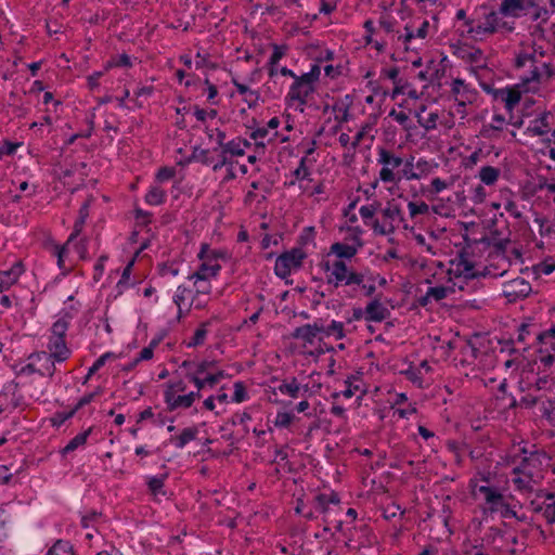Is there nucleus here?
I'll list each match as a JSON object with an SVG mask.
<instances>
[{
  "mask_svg": "<svg viewBox=\"0 0 555 555\" xmlns=\"http://www.w3.org/2000/svg\"><path fill=\"white\" fill-rule=\"evenodd\" d=\"M92 431V428H88L87 430L76 435L73 439H70L68 441V443L63 448L62 450V453L63 454H67V453H70L73 451H75L76 449H78L79 447H82L83 444H86L87 442V439L88 437L90 436Z\"/></svg>",
  "mask_w": 555,
  "mask_h": 555,
  "instance_id": "nucleus-32",
  "label": "nucleus"
},
{
  "mask_svg": "<svg viewBox=\"0 0 555 555\" xmlns=\"http://www.w3.org/2000/svg\"><path fill=\"white\" fill-rule=\"evenodd\" d=\"M247 398L246 389L241 382H236L234 384V393H233V401L240 403L245 401Z\"/></svg>",
  "mask_w": 555,
  "mask_h": 555,
  "instance_id": "nucleus-57",
  "label": "nucleus"
},
{
  "mask_svg": "<svg viewBox=\"0 0 555 555\" xmlns=\"http://www.w3.org/2000/svg\"><path fill=\"white\" fill-rule=\"evenodd\" d=\"M307 158L302 157L299 162V166L295 169L294 176L297 180H302L309 176V169L306 166Z\"/></svg>",
  "mask_w": 555,
  "mask_h": 555,
  "instance_id": "nucleus-60",
  "label": "nucleus"
},
{
  "mask_svg": "<svg viewBox=\"0 0 555 555\" xmlns=\"http://www.w3.org/2000/svg\"><path fill=\"white\" fill-rule=\"evenodd\" d=\"M496 513H500L501 517L505 519L518 517V512L515 509V506L506 503L505 498L503 499L502 506L499 507Z\"/></svg>",
  "mask_w": 555,
  "mask_h": 555,
  "instance_id": "nucleus-50",
  "label": "nucleus"
},
{
  "mask_svg": "<svg viewBox=\"0 0 555 555\" xmlns=\"http://www.w3.org/2000/svg\"><path fill=\"white\" fill-rule=\"evenodd\" d=\"M326 283L335 288L340 286H359L364 296L371 297L375 291V278L366 272H358L343 259H326L321 263Z\"/></svg>",
  "mask_w": 555,
  "mask_h": 555,
  "instance_id": "nucleus-1",
  "label": "nucleus"
},
{
  "mask_svg": "<svg viewBox=\"0 0 555 555\" xmlns=\"http://www.w3.org/2000/svg\"><path fill=\"white\" fill-rule=\"evenodd\" d=\"M294 420V415L287 412H279L276 414L274 425L280 428L288 427Z\"/></svg>",
  "mask_w": 555,
  "mask_h": 555,
  "instance_id": "nucleus-51",
  "label": "nucleus"
},
{
  "mask_svg": "<svg viewBox=\"0 0 555 555\" xmlns=\"http://www.w3.org/2000/svg\"><path fill=\"white\" fill-rule=\"evenodd\" d=\"M276 389L282 395H286V396H288V397H291L293 399H296V398L299 397V393H300V390H301V386L299 385L297 379L295 377H293L289 380H283L278 386Z\"/></svg>",
  "mask_w": 555,
  "mask_h": 555,
  "instance_id": "nucleus-31",
  "label": "nucleus"
},
{
  "mask_svg": "<svg viewBox=\"0 0 555 555\" xmlns=\"http://www.w3.org/2000/svg\"><path fill=\"white\" fill-rule=\"evenodd\" d=\"M406 378L412 382L417 387L422 388L424 384V376L421 372V369H417L416 366L410 365L409 369L402 372Z\"/></svg>",
  "mask_w": 555,
  "mask_h": 555,
  "instance_id": "nucleus-42",
  "label": "nucleus"
},
{
  "mask_svg": "<svg viewBox=\"0 0 555 555\" xmlns=\"http://www.w3.org/2000/svg\"><path fill=\"white\" fill-rule=\"evenodd\" d=\"M409 214L412 218L418 216V215H426L429 211V206L425 202H410L408 204Z\"/></svg>",
  "mask_w": 555,
  "mask_h": 555,
  "instance_id": "nucleus-48",
  "label": "nucleus"
},
{
  "mask_svg": "<svg viewBox=\"0 0 555 555\" xmlns=\"http://www.w3.org/2000/svg\"><path fill=\"white\" fill-rule=\"evenodd\" d=\"M80 220L76 223L75 225V232L69 236L68 241H67V244H69V242L80 232L81 230V225L83 224L85 222V219L87 218L88 216V204L85 203L81 208H80Z\"/></svg>",
  "mask_w": 555,
  "mask_h": 555,
  "instance_id": "nucleus-55",
  "label": "nucleus"
},
{
  "mask_svg": "<svg viewBox=\"0 0 555 555\" xmlns=\"http://www.w3.org/2000/svg\"><path fill=\"white\" fill-rule=\"evenodd\" d=\"M332 109L335 113V120L339 125L347 122L349 120V118H350L349 105L340 102V103L334 104Z\"/></svg>",
  "mask_w": 555,
  "mask_h": 555,
  "instance_id": "nucleus-40",
  "label": "nucleus"
},
{
  "mask_svg": "<svg viewBox=\"0 0 555 555\" xmlns=\"http://www.w3.org/2000/svg\"><path fill=\"white\" fill-rule=\"evenodd\" d=\"M531 284L524 278H516L503 284L502 295L508 302L525 299L531 293Z\"/></svg>",
  "mask_w": 555,
  "mask_h": 555,
  "instance_id": "nucleus-11",
  "label": "nucleus"
},
{
  "mask_svg": "<svg viewBox=\"0 0 555 555\" xmlns=\"http://www.w3.org/2000/svg\"><path fill=\"white\" fill-rule=\"evenodd\" d=\"M35 360L37 361V373L41 376L52 377L56 370L55 358L46 351L35 353Z\"/></svg>",
  "mask_w": 555,
  "mask_h": 555,
  "instance_id": "nucleus-17",
  "label": "nucleus"
},
{
  "mask_svg": "<svg viewBox=\"0 0 555 555\" xmlns=\"http://www.w3.org/2000/svg\"><path fill=\"white\" fill-rule=\"evenodd\" d=\"M233 85L235 86L236 91L241 95H246V96H250V98L257 99L256 92L250 90L246 85L241 83V82H238L236 80H233Z\"/></svg>",
  "mask_w": 555,
  "mask_h": 555,
  "instance_id": "nucleus-64",
  "label": "nucleus"
},
{
  "mask_svg": "<svg viewBox=\"0 0 555 555\" xmlns=\"http://www.w3.org/2000/svg\"><path fill=\"white\" fill-rule=\"evenodd\" d=\"M269 135V130L266 127L257 128L250 134V138L256 141L257 149L263 150L266 147V138Z\"/></svg>",
  "mask_w": 555,
  "mask_h": 555,
  "instance_id": "nucleus-46",
  "label": "nucleus"
},
{
  "mask_svg": "<svg viewBox=\"0 0 555 555\" xmlns=\"http://www.w3.org/2000/svg\"><path fill=\"white\" fill-rule=\"evenodd\" d=\"M207 336V330L205 327V324H203L201 327H198L193 337L189 340L188 346L189 347H196L199 345H203Z\"/></svg>",
  "mask_w": 555,
  "mask_h": 555,
  "instance_id": "nucleus-49",
  "label": "nucleus"
},
{
  "mask_svg": "<svg viewBox=\"0 0 555 555\" xmlns=\"http://www.w3.org/2000/svg\"><path fill=\"white\" fill-rule=\"evenodd\" d=\"M305 257L306 254L300 248H293L280 255L274 264L275 274L281 279L287 278L293 271L301 267Z\"/></svg>",
  "mask_w": 555,
  "mask_h": 555,
  "instance_id": "nucleus-7",
  "label": "nucleus"
},
{
  "mask_svg": "<svg viewBox=\"0 0 555 555\" xmlns=\"http://www.w3.org/2000/svg\"><path fill=\"white\" fill-rule=\"evenodd\" d=\"M293 337L296 339H301L307 344H312L317 335L313 333L310 324H305L302 326L295 328V331L293 332Z\"/></svg>",
  "mask_w": 555,
  "mask_h": 555,
  "instance_id": "nucleus-35",
  "label": "nucleus"
},
{
  "mask_svg": "<svg viewBox=\"0 0 555 555\" xmlns=\"http://www.w3.org/2000/svg\"><path fill=\"white\" fill-rule=\"evenodd\" d=\"M241 139L231 140L229 142H224L221 150L223 154H228L231 156H243L244 151L241 149Z\"/></svg>",
  "mask_w": 555,
  "mask_h": 555,
  "instance_id": "nucleus-43",
  "label": "nucleus"
},
{
  "mask_svg": "<svg viewBox=\"0 0 555 555\" xmlns=\"http://www.w3.org/2000/svg\"><path fill=\"white\" fill-rule=\"evenodd\" d=\"M534 513L542 514L548 524L555 522V494L540 491L537 498L530 502Z\"/></svg>",
  "mask_w": 555,
  "mask_h": 555,
  "instance_id": "nucleus-10",
  "label": "nucleus"
},
{
  "mask_svg": "<svg viewBox=\"0 0 555 555\" xmlns=\"http://www.w3.org/2000/svg\"><path fill=\"white\" fill-rule=\"evenodd\" d=\"M199 397L201 393L198 391H191L186 395H176L172 391L164 392L165 402L170 411L177 410L179 408H190Z\"/></svg>",
  "mask_w": 555,
  "mask_h": 555,
  "instance_id": "nucleus-13",
  "label": "nucleus"
},
{
  "mask_svg": "<svg viewBox=\"0 0 555 555\" xmlns=\"http://www.w3.org/2000/svg\"><path fill=\"white\" fill-rule=\"evenodd\" d=\"M429 26L428 21H423L421 26L414 31L411 26L406 25L404 27V35L400 36L399 39H402L405 44H409L414 38L425 39L428 35Z\"/></svg>",
  "mask_w": 555,
  "mask_h": 555,
  "instance_id": "nucleus-27",
  "label": "nucleus"
},
{
  "mask_svg": "<svg viewBox=\"0 0 555 555\" xmlns=\"http://www.w3.org/2000/svg\"><path fill=\"white\" fill-rule=\"evenodd\" d=\"M516 64L518 67L529 66L530 72L520 77L519 83L507 90L505 104L509 109L519 103L521 93L537 92L540 85L548 80L553 75V72L546 63H542L541 66H538L534 63L533 56L529 54L517 56Z\"/></svg>",
  "mask_w": 555,
  "mask_h": 555,
  "instance_id": "nucleus-2",
  "label": "nucleus"
},
{
  "mask_svg": "<svg viewBox=\"0 0 555 555\" xmlns=\"http://www.w3.org/2000/svg\"><path fill=\"white\" fill-rule=\"evenodd\" d=\"M166 192L158 186H152L145 195V201L150 205H160L164 203Z\"/></svg>",
  "mask_w": 555,
  "mask_h": 555,
  "instance_id": "nucleus-38",
  "label": "nucleus"
},
{
  "mask_svg": "<svg viewBox=\"0 0 555 555\" xmlns=\"http://www.w3.org/2000/svg\"><path fill=\"white\" fill-rule=\"evenodd\" d=\"M520 451L524 456L515 467L525 470L527 474L537 476V480L541 482L543 479V468L548 466L550 456L542 450L529 451L522 448Z\"/></svg>",
  "mask_w": 555,
  "mask_h": 555,
  "instance_id": "nucleus-5",
  "label": "nucleus"
},
{
  "mask_svg": "<svg viewBox=\"0 0 555 555\" xmlns=\"http://www.w3.org/2000/svg\"><path fill=\"white\" fill-rule=\"evenodd\" d=\"M498 13L481 5L475 10L469 20H466L467 34L475 39L492 35L498 29Z\"/></svg>",
  "mask_w": 555,
  "mask_h": 555,
  "instance_id": "nucleus-3",
  "label": "nucleus"
},
{
  "mask_svg": "<svg viewBox=\"0 0 555 555\" xmlns=\"http://www.w3.org/2000/svg\"><path fill=\"white\" fill-rule=\"evenodd\" d=\"M164 479H165V477H151L149 479V482H147L149 489L151 490L153 495H155V496L165 495Z\"/></svg>",
  "mask_w": 555,
  "mask_h": 555,
  "instance_id": "nucleus-47",
  "label": "nucleus"
},
{
  "mask_svg": "<svg viewBox=\"0 0 555 555\" xmlns=\"http://www.w3.org/2000/svg\"><path fill=\"white\" fill-rule=\"evenodd\" d=\"M552 118L553 116L551 113H542L529 122V126L527 127V133L539 137L547 135L551 133V135L555 138V130L552 129L551 124Z\"/></svg>",
  "mask_w": 555,
  "mask_h": 555,
  "instance_id": "nucleus-14",
  "label": "nucleus"
},
{
  "mask_svg": "<svg viewBox=\"0 0 555 555\" xmlns=\"http://www.w3.org/2000/svg\"><path fill=\"white\" fill-rule=\"evenodd\" d=\"M221 270V266L217 260H208L201 263L197 270L189 275V280L193 278H202L204 280H211L216 278Z\"/></svg>",
  "mask_w": 555,
  "mask_h": 555,
  "instance_id": "nucleus-21",
  "label": "nucleus"
},
{
  "mask_svg": "<svg viewBox=\"0 0 555 555\" xmlns=\"http://www.w3.org/2000/svg\"><path fill=\"white\" fill-rule=\"evenodd\" d=\"M326 336H334L336 339H343L345 337L344 324L341 322L333 320L328 326H326Z\"/></svg>",
  "mask_w": 555,
  "mask_h": 555,
  "instance_id": "nucleus-45",
  "label": "nucleus"
},
{
  "mask_svg": "<svg viewBox=\"0 0 555 555\" xmlns=\"http://www.w3.org/2000/svg\"><path fill=\"white\" fill-rule=\"evenodd\" d=\"M470 101L469 96L466 98H455V113L460 115L462 118L466 116V102Z\"/></svg>",
  "mask_w": 555,
  "mask_h": 555,
  "instance_id": "nucleus-62",
  "label": "nucleus"
},
{
  "mask_svg": "<svg viewBox=\"0 0 555 555\" xmlns=\"http://www.w3.org/2000/svg\"><path fill=\"white\" fill-rule=\"evenodd\" d=\"M377 204L363 205L359 209V214L363 220V223L371 228L375 233V222H378V219L375 218V214L377 211Z\"/></svg>",
  "mask_w": 555,
  "mask_h": 555,
  "instance_id": "nucleus-28",
  "label": "nucleus"
},
{
  "mask_svg": "<svg viewBox=\"0 0 555 555\" xmlns=\"http://www.w3.org/2000/svg\"><path fill=\"white\" fill-rule=\"evenodd\" d=\"M386 76L390 80H392V82L396 85L395 93H401L402 90H401V86H400V80H398V76H399L398 67H392V68L388 69L386 73Z\"/></svg>",
  "mask_w": 555,
  "mask_h": 555,
  "instance_id": "nucleus-63",
  "label": "nucleus"
},
{
  "mask_svg": "<svg viewBox=\"0 0 555 555\" xmlns=\"http://www.w3.org/2000/svg\"><path fill=\"white\" fill-rule=\"evenodd\" d=\"M512 474V481L516 490L520 491L521 493L533 492L535 486L540 483V481L537 480V476H532V474H527L525 470H521L520 468L514 467Z\"/></svg>",
  "mask_w": 555,
  "mask_h": 555,
  "instance_id": "nucleus-15",
  "label": "nucleus"
},
{
  "mask_svg": "<svg viewBox=\"0 0 555 555\" xmlns=\"http://www.w3.org/2000/svg\"><path fill=\"white\" fill-rule=\"evenodd\" d=\"M24 271L25 269L22 261H15L10 269L0 270V293L14 285Z\"/></svg>",
  "mask_w": 555,
  "mask_h": 555,
  "instance_id": "nucleus-16",
  "label": "nucleus"
},
{
  "mask_svg": "<svg viewBox=\"0 0 555 555\" xmlns=\"http://www.w3.org/2000/svg\"><path fill=\"white\" fill-rule=\"evenodd\" d=\"M198 434V429L196 427H188L184 428L179 436L176 438H171L170 441L175 444L176 448L182 449L189 442L193 441Z\"/></svg>",
  "mask_w": 555,
  "mask_h": 555,
  "instance_id": "nucleus-30",
  "label": "nucleus"
},
{
  "mask_svg": "<svg viewBox=\"0 0 555 555\" xmlns=\"http://www.w3.org/2000/svg\"><path fill=\"white\" fill-rule=\"evenodd\" d=\"M472 494L476 500H482L491 513L498 512L504 499V495L496 488L487 485H474Z\"/></svg>",
  "mask_w": 555,
  "mask_h": 555,
  "instance_id": "nucleus-9",
  "label": "nucleus"
},
{
  "mask_svg": "<svg viewBox=\"0 0 555 555\" xmlns=\"http://www.w3.org/2000/svg\"><path fill=\"white\" fill-rule=\"evenodd\" d=\"M387 314V308L377 299L372 300L365 307V319L367 321L380 322L386 319Z\"/></svg>",
  "mask_w": 555,
  "mask_h": 555,
  "instance_id": "nucleus-26",
  "label": "nucleus"
},
{
  "mask_svg": "<svg viewBox=\"0 0 555 555\" xmlns=\"http://www.w3.org/2000/svg\"><path fill=\"white\" fill-rule=\"evenodd\" d=\"M319 508L325 513L327 511V505L330 503L337 504L339 500L336 498V495H326V494H320L317 496Z\"/></svg>",
  "mask_w": 555,
  "mask_h": 555,
  "instance_id": "nucleus-54",
  "label": "nucleus"
},
{
  "mask_svg": "<svg viewBox=\"0 0 555 555\" xmlns=\"http://www.w3.org/2000/svg\"><path fill=\"white\" fill-rule=\"evenodd\" d=\"M426 111V106L422 105L420 109L416 112L415 117L417 118V122L425 129L431 130L437 126V120L439 118L437 112H430L427 117H423V113Z\"/></svg>",
  "mask_w": 555,
  "mask_h": 555,
  "instance_id": "nucleus-29",
  "label": "nucleus"
},
{
  "mask_svg": "<svg viewBox=\"0 0 555 555\" xmlns=\"http://www.w3.org/2000/svg\"><path fill=\"white\" fill-rule=\"evenodd\" d=\"M456 271L465 278H476L478 275L474 270V264L463 257H461L456 263Z\"/></svg>",
  "mask_w": 555,
  "mask_h": 555,
  "instance_id": "nucleus-41",
  "label": "nucleus"
},
{
  "mask_svg": "<svg viewBox=\"0 0 555 555\" xmlns=\"http://www.w3.org/2000/svg\"><path fill=\"white\" fill-rule=\"evenodd\" d=\"M504 209L515 219H520L522 217V211L518 208V205L512 199H507L504 203Z\"/></svg>",
  "mask_w": 555,
  "mask_h": 555,
  "instance_id": "nucleus-58",
  "label": "nucleus"
},
{
  "mask_svg": "<svg viewBox=\"0 0 555 555\" xmlns=\"http://www.w3.org/2000/svg\"><path fill=\"white\" fill-rule=\"evenodd\" d=\"M193 292L195 294V298L198 299V297L202 296H208L211 292V280H204L202 278H193Z\"/></svg>",
  "mask_w": 555,
  "mask_h": 555,
  "instance_id": "nucleus-34",
  "label": "nucleus"
},
{
  "mask_svg": "<svg viewBox=\"0 0 555 555\" xmlns=\"http://www.w3.org/2000/svg\"><path fill=\"white\" fill-rule=\"evenodd\" d=\"M69 322L66 318H60L51 327V338H65Z\"/></svg>",
  "mask_w": 555,
  "mask_h": 555,
  "instance_id": "nucleus-37",
  "label": "nucleus"
},
{
  "mask_svg": "<svg viewBox=\"0 0 555 555\" xmlns=\"http://www.w3.org/2000/svg\"><path fill=\"white\" fill-rule=\"evenodd\" d=\"M358 253V247L345 243L336 242L331 245L328 257L336 256L335 259H343V261L352 259Z\"/></svg>",
  "mask_w": 555,
  "mask_h": 555,
  "instance_id": "nucleus-25",
  "label": "nucleus"
},
{
  "mask_svg": "<svg viewBox=\"0 0 555 555\" xmlns=\"http://www.w3.org/2000/svg\"><path fill=\"white\" fill-rule=\"evenodd\" d=\"M49 352L51 353L55 360L61 363L68 359L70 356V350L66 346L65 338H49L48 344Z\"/></svg>",
  "mask_w": 555,
  "mask_h": 555,
  "instance_id": "nucleus-20",
  "label": "nucleus"
},
{
  "mask_svg": "<svg viewBox=\"0 0 555 555\" xmlns=\"http://www.w3.org/2000/svg\"><path fill=\"white\" fill-rule=\"evenodd\" d=\"M454 289L450 286L438 285L429 287L424 296L418 299L421 306L426 307L433 300L440 301L452 294Z\"/></svg>",
  "mask_w": 555,
  "mask_h": 555,
  "instance_id": "nucleus-19",
  "label": "nucleus"
},
{
  "mask_svg": "<svg viewBox=\"0 0 555 555\" xmlns=\"http://www.w3.org/2000/svg\"><path fill=\"white\" fill-rule=\"evenodd\" d=\"M284 55H285V48L274 44L273 52L269 59L268 65H278V63Z\"/></svg>",
  "mask_w": 555,
  "mask_h": 555,
  "instance_id": "nucleus-59",
  "label": "nucleus"
},
{
  "mask_svg": "<svg viewBox=\"0 0 555 555\" xmlns=\"http://www.w3.org/2000/svg\"><path fill=\"white\" fill-rule=\"evenodd\" d=\"M383 222L378 220L375 222L376 235L393 234L399 223L404 222L402 210L393 201L387 202L386 206L382 209Z\"/></svg>",
  "mask_w": 555,
  "mask_h": 555,
  "instance_id": "nucleus-6",
  "label": "nucleus"
},
{
  "mask_svg": "<svg viewBox=\"0 0 555 555\" xmlns=\"http://www.w3.org/2000/svg\"><path fill=\"white\" fill-rule=\"evenodd\" d=\"M194 292L192 288H189L184 285H179L177 287V291L173 295V302L178 308L179 317L181 315L183 308H185L186 311L190 310V304Z\"/></svg>",
  "mask_w": 555,
  "mask_h": 555,
  "instance_id": "nucleus-24",
  "label": "nucleus"
},
{
  "mask_svg": "<svg viewBox=\"0 0 555 555\" xmlns=\"http://www.w3.org/2000/svg\"><path fill=\"white\" fill-rule=\"evenodd\" d=\"M413 157L404 163V168L402 169V177L405 180H420L424 177H427L433 172L435 168L438 167L437 164H433L426 159L420 158L415 164V170H408V167H413Z\"/></svg>",
  "mask_w": 555,
  "mask_h": 555,
  "instance_id": "nucleus-12",
  "label": "nucleus"
},
{
  "mask_svg": "<svg viewBox=\"0 0 555 555\" xmlns=\"http://www.w3.org/2000/svg\"><path fill=\"white\" fill-rule=\"evenodd\" d=\"M451 91L455 95V98H466L467 94L470 93L467 85H465L464 80L456 78L452 81Z\"/></svg>",
  "mask_w": 555,
  "mask_h": 555,
  "instance_id": "nucleus-44",
  "label": "nucleus"
},
{
  "mask_svg": "<svg viewBox=\"0 0 555 555\" xmlns=\"http://www.w3.org/2000/svg\"><path fill=\"white\" fill-rule=\"evenodd\" d=\"M186 377L190 379V382L194 383V385L197 388V391L199 392L206 386L212 388L222 378L225 377V373L223 371H218L215 374H207L206 376L203 375L202 377L198 376V374H186Z\"/></svg>",
  "mask_w": 555,
  "mask_h": 555,
  "instance_id": "nucleus-18",
  "label": "nucleus"
},
{
  "mask_svg": "<svg viewBox=\"0 0 555 555\" xmlns=\"http://www.w3.org/2000/svg\"><path fill=\"white\" fill-rule=\"evenodd\" d=\"M499 176L500 170L492 166H483L479 170V178L487 185L494 184L499 179Z\"/></svg>",
  "mask_w": 555,
  "mask_h": 555,
  "instance_id": "nucleus-33",
  "label": "nucleus"
},
{
  "mask_svg": "<svg viewBox=\"0 0 555 555\" xmlns=\"http://www.w3.org/2000/svg\"><path fill=\"white\" fill-rule=\"evenodd\" d=\"M206 133L210 140L216 141V143L219 147H222V145L224 144V140H225L224 131L220 130L219 128H215V129L207 128Z\"/></svg>",
  "mask_w": 555,
  "mask_h": 555,
  "instance_id": "nucleus-53",
  "label": "nucleus"
},
{
  "mask_svg": "<svg viewBox=\"0 0 555 555\" xmlns=\"http://www.w3.org/2000/svg\"><path fill=\"white\" fill-rule=\"evenodd\" d=\"M506 119L501 114H495L491 121L482 127V135L489 139H498L500 132H502L505 128Z\"/></svg>",
  "mask_w": 555,
  "mask_h": 555,
  "instance_id": "nucleus-22",
  "label": "nucleus"
},
{
  "mask_svg": "<svg viewBox=\"0 0 555 555\" xmlns=\"http://www.w3.org/2000/svg\"><path fill=\"white\" fill-rule=\"evenodd\" d=\"M480 242L483 243L485 245H488V246H494L500 251H504L506 249L507 245L509 244V240L507 237L500 238L496 235V233H494V232H492L488 236H483L480 240Z\"/></svg>",
  "mask_w": 555,
  "mask_h": 555,
  "instance_id": "nucleus-36",
  "label": "nucleus"
},
{
  "mask_svg": "<svg viewBox=\"0 0 555 555\" xmlns=\"http://www.w3.org/2000/svg\"><path fill=\"white\" fill-rule=\"evenodd\" d=\"M47 555H75L73 551V546L69 542L59 540L48 551Z\"/></svg>",
  "mask_w": 555,
  "mask_h": 555,
  "instance_id": "nucleus-39",
  "label": "nucleus"
},
{
  "mask_svg": "<svg viewBox=\"0 0 555 555\" xmlns=\"http://www.w3.org/2000/svg\"><path fill=\"white\" fill-rule=\"evenodd\" d=\"M321 75V67L318 64L312 65L311 69L308 73L300 75L301 78L315 86V82L319 80Z\"/></svg>",
  "mask_w": 555,
  "mask_h": 555,
  "instance_id": "nucleus-52",
  "label": "nucleus"
},
{
  "mask_svg": "<svg viewBox=\"0 0 555 555\" xmlns=\"http://www.w3.org/2000/svg\"><path fill=\"white\" fill-rule=\"evenodd\" d=\"M371 129V126L367 124L361 127V129L354 135L353 141L351 142V150L354 151L360 145Z\"/></svg>",
  "mask_w": 555,
  "mask_h": 555,
  "instance_id": "nucleus-56",
  "label": "nucleus"
},
{
  "mask_svg": "<svg viewBox=\"0 0 555 555\" xmlns=\"http://www.w3.org/2000/svg\"><path fill=\"white\" fill-rule=\"evenodd\" d=\"M533 4L534 0H503L500 12L504 15L518 16L520 11Z\"/></svg>",
  "mask_w": 555,
  "mask_h": 555,
  "instance_id": "nucleus-23",
  "label": "nucleus"
},
{
  "mask_svg": "<svg viewBox=\"0 0 555 555\" xmlns=\"http://www.w3.org/2000/svg\"><path fill=\"white\" fill-rule=\"evenodd\" d=\"M217 114L218 113L216 109H210L209 112H207L203 108L195 107V111H194V115H195L196 119L199 121H205L207 118L214 119L217 117Z\"/></svg>",
  "mask_w": 555,
  "mask_h": 555,
  "instance_id": "nucleus-61",
  "label": "nucleus"
},
{
  "mask_svg": "<svg viewBox=\"0 0 555 555\" xmlns=\"http://www.w3.org/2000/svg\"><path fill=\"white\" fill-rule=\"evenodd\" d=\"M314 91L315 86L311 85L300 76L296 77V80L291 85L286 94V101L289 105L298 104L300 106V112H304V107L308 102V98Z\"/></svg>",
  "mask_w": 555,
  "mask_h": 555,
  "instance_id": "nucleus-8",
  "label": "nucleus"
},
{
  "mask_svg": "<svg viewBox=\"0 0 555 555\" xmlns=\"http://www.w3.org/2000/svg\"><path fill=\"white\" fill-rule=\"evenodd\" d=\"M377 163L382 165L379 170V179L385 183H397L404 179L402 177V171H397L402 165L404 166V160L402 157L393 154L391 151L385 147H378L377 150Z\"/></svg>",
  "mask_w": 555,
  "mask_h": 555,
  "instance_id": "nucleus-4",
  "label": "nucleus"
}]
</instances>
